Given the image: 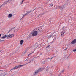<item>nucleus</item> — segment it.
Wrapping results in <instances>:
<instances>
[{"instance_id":"1","label":"nucleus","mask_w":76,"mask_h":76,"mask_svg":"<svg viewBox=\"0 0 76 76\" xmlns=\"http://www.w3.org/2000/svg\"><path fill=\"white\" fill-rule=\"evenodd\" d=\"M23 65H19L17 66H16L14 68H13L12 69H11L10 70V71H12V72L13 71V70H16V69H18V68H20V67H23Z\"/></svg>"},{"instance_id":"2","label":"nucleus","mask_w":76,"mask_h":76,"mask_svg":"<svg viewBox=\"0 0 76 76\" xmlns=\"http://www.w3.org/2000/svg\"><path fill=\"white\" fill-rule=\"evenodd\" d=\"M42 70H43V68H40L38 70L36 71L33 74V75H37L38 73H39V72H41Z\"/></svg>"},{"instance_id":"3","label":"nucleus","mask_w":76,"mask_h":76,"mask_svg":"<svg viewBox=\"0 0 76 76\" xmlns=\"http://www.w3.org/2000/svg\"><path fill=\"white\" fill-rule=\"evenodd\" d=\"M33 12H34V10H31L29 11H28L27 12L23 15V16H25V15H28V14H29L30 15H33Z\"/></svg>"},{"instance_id":"4","label":"nucleus","mask_w":76,"mask_h":76,"mask_svg":"<svg viewBox=\"0 0 76 76\" xmlns=\"http://www.w3.org/2000/svg\"><path fill=\"white\" fill-rule=\"evenodd\" d=\"M15 35V34H10L9 35H7V39H9V38H13V37H14V36Z\"/></svg>"},{"instance_id":"5","label":"nucleus","mask_w":76,"mask_h":76,"mask_svg":"<svg viewBox=\"0 0 76 76\" xmlns=\"http://www.w3.org/2000/svg\"><path fill=\"white\" fill-rule=\"evenodd\" d=\"M38 34V31H34L32 33V35L33 36H37Z\"/></svg>"},{"instance_id":"6","label":"nucleus","mask_w":76,"mask_h":76,"mask_svg":"<svg viewBox=\"0 0 76 76\" xmlns=\"http://www.w3.org/2000/svg\"><path fill=\"white\" fill-rule=\"evenodd\" d=\"M13 16L12 14H9L8 15V18H11Z\"/></svg>"},{"instance_id":"7","label":"nucleus","mask_w":76,"mask_h":76,"mask_svg":"<svg viewBox=\"0 0 76 76\" xmlns=\"http://www.w3.org/2000/svg\"><path fill=\"white\" fill-rule=\"evenodd\" d=\"M75 43H76V39L74 40L71 42V44H75Z\"/></svg>"},{"instance_id":"8","label":"nucleus","mask_w":76,"mask_h":76,"mask_svg":"<svg viewBox=\"0 0 76 76\" xmlns=\"http://www.w3.org/2000/svg\"><path fill=\"white\" fill-rule=\"evenodd\" d=\"M7 37V36L6 35H5L2 37L1 38L2 39H4L6 38Z\"/></svg>"},{"instance_id":"9","label":"nucleus","mask_w":76,"mask_h":76,"mask_svg":"<svg viewBox=\"0 0 76 76\" xmlns=\"http://www.w3.org/2000/svg\"><path fill=\"white\" fill-rule=\"evenodd\" d=\"M38 31L40 32H42V29L40 28L39 29H38Z\"/></svg>"},{"instance_id":"10","label":"nucleus","mask_w":76,"mask_h":76,"mask_svg":"<svg viewBox=\"0 0 76 76\" xmlns=\"http://www.w3.org/2000/svg\"><path fill=\"white\" fill-rule=\"evenodd\" d=\"M20 44L22 45L23 43V40H21L20 41Z\"/></svg>"},{"instance_id":"11","label":"nucleus","mask_w":76,"mask_h":76,"mask_svg":"<svg viewBox=\"0 0 76 76\" xmlns=\"http://www.w3.org/2000/svg\"><path fill=\"white\" fill-rule=\"evenodd\" d=\"M59 8L61 10H62V9H63V7H59Z\"/></svg>"},{"instance_id":"12","label":"nucleus","mask_w":76,"mask_h":76,"mask_svg":"<svg viewBox=\"0 0 76 76\" xmlns=\"http://www.w3.org/2000/svg\"><path fill=\"white\" fill-rule=\"evenodd\" d=\"M52 58H49V59H48V61H51V59H52Z\"/></svg>"},{"instance_id":"13","label":"nucleus","mask_w":76,"mask_h":76,"mask_svg":"<svg viewBox=\"0 0 76 76\" xmlns=\"http://www.w3.org/2000/svg\"><path fill=\"white\" fill-rule=\"evenodd\" d=\"M50 6H51V7H53V4H50Z\"/></svg>"},{"instance_id":"14","label":"nucleus","mask_w":76,"mask_h":76,"mask_svg":"<svg viewBox=\"0 0 76 76\" xmlns=\"http://www.w3.org/2000/svg\"><path fill=\"white\" fill-rule=\"evenodd\" d=\"M50 45H48L47 47H46V48H48V47H50Z\"/></svg>"},{"instance_id":"15","label":"nucleus","mask_w":76,"mask_h":76,"mask_svg":"<svg viewBox=\"0 0 76 76\" xmlns=\"http://www.w3.org/2000/svg\"><path fill=\"white\" fill-rule=\"evenodd\" d=\"M73 51H74V52H75L76 51V49H75L74 50H73Z\"/></svg>"},{"instance_id":"16","label":"nucleus","mask_w":76,"mask_h":76,"mask_svg":"<svg viewBox=\"0 0 76 76\" xmlns=\"http://www.w3.org/2000/svg\"><path fill=\"white\" fill-rule=\"evenodd\" d=\"M63 34H64V33H62L61 34V36H62V35H63Z\"/></svg>"},{"instance_id":"17","label":"nucleus","mask_w":76,"mask_h":76,"mask_svg":"<svg viewBox=\"0 0 76 76\" xmlns=\"http://www.w3.org/2000/svg\"><path fill=\"white\" fill-rule=\"evenodd\" d=\"M3 41V40H2L1 39H0V42H1Z\"/></svg>"},{"instance_id":"18","label":"nucleus","mask_w":76,"mask_h":76,"mask_svg":"<svg viewBox=\"0 0 76 76\" xmlns=\"http://www.w3.org/2000/svg\"><path fill=\"white\" fill-rule=\"evenodd\" d=\"M64 72V70H63L62 71H61V73H63V72Z\"/></svg>"},{"instance_id":"19","label":"nucleus","mask_w":76,"mask_h":76,"mask_svg":"<svg viewBox=\"0 0 76 76\" xmlns=\"http://www.w3.org/2000/svg\"><path fill=\"white\" fill-rule=\"evenodd\" d=\"M24 0H23L22 1V2L21 3V4H22L23 3V1H24Z\"/></svg>"},{"instance_id":"20","label":"nucleus","mask_w":76,"mask_h":76,"mask_svg":"<svg viewBox=\"0 0 76 76\" xmlns=\"http://www.w3.org/2000/svg\"><path fill=\"white\" fill-rule=\"evenodd\" d=\"M41 16V14H40V15H39L38 16V17H39V16Z\"/></svg>"},{"instance_id":"21","label":"nucleus","mask_w":76,"mask_h":76,"mask_svg":"<svg viewBox=\"0 0 76 76\" xmlns=\"http://www.w3.org/2000/svg\"><path fill=\"white\" fill-rule=\"evenodd\" d=\"M0 37H1V34H0Z\"/></svg>"},{"instance_id":"22","label":"nucleus","mask_w":76,"mask_h":76,"mask_svg":"<svg viewBox=\"0 0 76 76\" xmlns=\"http://www.w3.org/2000/svg\"><path fill=\"white\" fill-rule=\"evenodd\" d=\"M2 75H3V74H1L0 75V76H2Z\"/></svg>"},{"instance_id":"23","label":"nucleus","mask_w":76,"mask_h":76,"mask_svg":"<svg viewBox=\"0 0 76 76\" xmlns=\"http://www.w3.org/2000/svg\"><path fill=\"white\" fill-rule=\"evenodd\" d=\"M30 54H31V53H30V54H28V56H29L30 55Z\"/></svg>"},{"instance_id":"24","label":"nucleus","mask_w":76,"mask_h":76,"mask_svg":"<svg viewBox=\"0 0 76 76\" xmlns=\"http://www.w3.org/2000/svg\"><path fill=\"white\" fill-rule=\"evenodd\" d=\"M10 1V0H8V2H9Z\"/></svg>"},{"instance_id":"25","label":"nucleus","mask_w":76,"mask_h":76,"mask_svg":"<svg viewBox=\"0 0 76 76\" xmlns=\"http://www.w3.org/2000/svg\"><path fill=\"white\" fill-rule=\"evenodd\" d=\"M52 36H53V35H52V36H50V37H52Z\"/></svg>"},{"instance_id":"26","label":"nucleus","mask_w":76,"mask_h":76,"mask_svg":"<svg viewBox=\"0 0 76 76\" xmlns=\"http://www.w3.org/2000/svg\"><path fill=\"white\" fill-rule=\"evenodd\" d=\"M5 75H6V74H5L3 76H4Z\"/></svg>"},{"instance_id":"27","label":"nucleus","mask_w":76,"mask_h":76,"mask_svg":"<svg viewBox=\"0 0 76 76\" xmlns=\"http://www.w3.org/2000/svg\"><path fill=\"white\" fill-rule=\"evenodd\" d=\"M26 53V52H25L24 53V54H25V53Z\"/></svg>"},{"instance_id":"28","label":"nucleus","mask_w":76,"mask_h":76,"mask_svg":"<svg viewBox=\"0 0 76 76\" xmlns=\"http://www.w3.org/2000/svg\"><path fill=\"white\" fill-rule=\"evenodd\" d=\"M9 32H10V31H9Z\"/></svg>"},{"instance_id":"29","label":"nucleus","mask_w":76,"mask_h":76,"mask_svg":"<svg viewBox=\"0 0 76 76\" xmlns=\"http://www.w3.org/2000/svg\"><path fill=\"white\" fill-rule=\"evenodd\" d=\"M62 35H63V34H62Z\"/></svg>"},{"instance_id":"30","label":"nucleus","mask_w":76,"mask_h":76,"mask_svg":"<svg viewBox=\"0 0 76 76\" xmlns=\"http://www.w3.org/2000/svg\"><path fill=\"white\" fill-rule=\"evenodd\" d=\"M0 71H1V70H0Z\"/></svg>"}]
</instances>
